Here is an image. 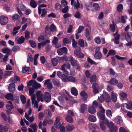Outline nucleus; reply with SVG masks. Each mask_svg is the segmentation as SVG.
Here are the masks:
<instances>
[{
    "mask_svg": "<svg viewBox=\"0 0 132 132\" xmlns=\"http://www.w3.org/2000/svg\"><path fill=\"white\" fill-rule=\"evenodd\" d=\"M55 8L56 10H59L62 8V6L59 3H56L55 5Z\"/></svg>",
    "mask_w": 132,
    "mask_h": 132,
    "instance_id": "obj_50",
    "label": "nucleus"
},
{
    "mask_svg": "<svg viewBox=\"0 0 132 132\" xmlns=\"http://www.w3.org/2000/svg\"><path fill=\"white\" fill-rule=\"evenodd\" d=\"M111 97V100L113 102H116L117 100V98L116 94L114 92L112 93Z\"/></svg>",
    "mask_w": 132,
    "mask_h": 132,
    "instance_id": "obj_30",
    "label": "nucleus"
},
{
    "mask_svg": "<svg viewBox=\"0 0 132 132\" xmlns=\"http://www.w3.org/2000/svg\"><path fill=\"white\" fill-rule=\"evenodd\" d=\"M126 104V108L129 110H132V102L130 101Z\"/></svg>",
    "mask_w": 132,
    "mask_h": 132,
    "instance_id": "obj_40",
    "label": "nucleus"
},
{
    "mask_svg": "<svg viewBox=\"0 0 132 132\" xmlns=\"http://www.w3.org/2000/svg\"><path fill=\"white\" fill-rule=\"evenodd\" d=\"M36 80H31L29 81V82L27 83V85L29 86H32L33 87L34 84Z\"/></svg>",
    "mask_w": 132,
    "mask_h": 132,
    "instance_id": "obj_47",
    "label": "nucleus"
},
{
    "mask_svg": "<svg viewBox=\"0 0 132 132\" xmlns=\"http://www.w3.org/2000/svg\"><path fill=\"white\" fill-rule=\"evenodd\" d=\"M95 42L97 44H100L101 42V40L98 37H96L94 39Z\"/></svg>",
    "mask_w": 132,
    "mask_h": 132,
    "instance_id": "obj_63",
    "label": "nucleus"
},
{
    "mask_svg": "<svg viewBox=\"0 0 132 132\" xmlns=\"http://www.w3.org/2000/svg\"><path fill=\"white\" fill-rule=\"evenodd\" d=\"M29 69V67H25L23 68L22 71V73H25L28 71Z\"/></svg>",
    "mask_w": 132,
    "mask_h": 132,
    "instance_id": "obj_59",
    "label": "nucleus"
},
{
    "mask_svg": "<svg viewBox=\"0 0 132 132\" xmlns=\"http://www.w3.org/2000/svg\"><path fill=\"white\" fill-rule=\"evenodd\" d=\"M80 95H81L82 99L83 100L85 101L87 100L88 95L84 91H82L81 92Z\"/></svg>",
    "mask_w": 132,
    "mask_h": 132,
    "instance_id": "obj_15",
    "label": "nucleus"
},
{
    "mask_svg": "<svg viewBox=\"0 0 132 132\" xmlns=\"http://www.w3.org/2000/svg\"><path fill=\"white\" fill-rule=\"evenodd\" d=\"M5 98L8 100H11L12 101H14L13 95L11 93H9L5 96Z\"/></svg>",
    "mask_w": 132,
    "mask_h": 132,
    "instance_id": "obj_17",
    "label": "nucleus"
},
{
    "mask_svg": "<svg viewBox=\"0 0 132 132\" xmlns=\"http://www.w3.org/2000/svg\"><path fill=\"white\" fill-rule=\"evenodd\" d=\"M9 92L11 93H13L15 90V85L14 83L10 84L8 86Z\"/></svg>",
    "mask_w": 132,
    "mask_h": 132,
    "instance_id": "obj_9",
    "label": "nucleus"
},
{
    "mask_svg": "<svg viewBox=\"0 0 132 132\" xmlns=\"http://www.w3.org/2000/svg\"><path fill=\"white\" fill-rule=\"evenodd\" d=\"M88 127L89 128L92 130L99 128L98 126L96 124H89Z\"/></svg>",
    "mask_w": 132,
    "mask_h": 132,
    "instance_id": "obj_26",
    "label": "nucleus"
},
{
    "mask_svg": "<svg viewBox=\"0 0 132 132\" xmlns=\"http://www.w3.org/2000/svg\"><path fill=\"white\" fill-rule=\"evenodd\" d=\"M1 116L2 117L4 120L5 121H7V119L6 118V114L4 113L1 112Z\"/></svg>",
    "mask_w": 132,
    "mask_h": 132,
    "instance_id": "obj_60",
    "label": "nucleus"
},
{
    "mask_svg": "<svg viewBox=\"0 0 132 132\" xmlns=\"http://www.w3.org/2000/svg\"><path fill=\"white\" fill-rule=\"evenodd\" d=\"M85 36L87 39L88 40H90L91 39L90 34V32L89 29L87 28L86 29V33Z\"/></svg>",
    "mask_w": 132,
    "mask_h": 132,
    "instance_id": "obj_22",
    "label": "nucleus"
},
{
    "mask_svg": "<svg viewBox=\"0 0 132 132\" xmlns=\"http://www.w3.org/2000/svg\"><path fill=\"white\" fill-rule=\"evenodd\" d=\"M78 43L79 45L81 47H83L84 46V43L83 39H79Z\"/></svg>",
    "mask_w": 132,
    "mask_h": 132,
    "instance_id": "obj_46",
    "label": "nucleus"
},
{
    "mask_svg": "<svg viewBox=\"0 0 132 132\" xmlns=\"http://www.w3.org/2000/svg\"><path fill=\"white\" fill-rule=\"evenodd\" d=\"M123 6L122 4H119L117 7V11L119 12H121L123 10Z\"/></svg>",
    "mask_w": 132,
    "mask_h": 132,
    "instance_id": "obj_39",
    "label": "nucleus"
},
{
    "mask_svg": "<svg viewBox=\"0 0 132 132\" xmlns=\"http://www.w3.org/2000/svg\"><path fill=\"white\" fill-rule=\"evenodd\" d=\"M88 112L91 114H94L96 112L95 108L93 106H91L88 108Z\"/></svg>",
    "mask_w": 132,
    "mask_h": 132,
    "instance_id": "obj_19",
    "label": "nucleus"
},
{
    "mask_svg": "<svg viewBox=\"0 0 132 132\" xmlns=\"http://www.w3.org/2000/svg\"><path fill=\"white\" fill-rule=\"evenodd\" d=\"M106 116L110 117L111 118L112 116V113L111 111L109 110H108L106 111Z\"/></svg>",
    "mask_w": 132,
    "mask_h": 132,
    "instance_id": "obj_51",
    "label": "nucleus"
},
{
    "mask_svg": "<svg viewBox=\"0 0 132 132\" xmlns=\"http://www.w3.org/2000/svg\"><path fill=\"white\" fill-rule=\"evenodd\" d=\"M33 87L35 89H38L40 88L41 85L40 84L38 83L36 81L35 82L34 84Z\"/></svg>",
    "mask_w": 132,
    "mask_h": 132,
    "instance_id": "obj_52",
    "label": "nucleus"
},
{
    "mask_svg": "<svg viewBox=\"0 0 132 132\" xmlns=\"http://www.w3.org/2000/svg\"><path fill=\"white\" fill-rule=\"evenodd\" d=\"M47 6L46 5L44 4H42L39 5L38 7V13L39 15L41 14V10H42V9H41L40 8L42 7H46Z\"/></svg>",
    "mask_w": 132,
    "mask_h": 132,
    "instance_id": "obj_34",
    "label": "nucleus"
},
{
    "mask_svg": "<svg viewBox=\"0 0 132 132\" xmlns=\"http://www.w3.org/2000/svg\"><path fill=\"white\" fill-rule=\"evenodd\" d=\"M87 61L89 63H90L92 65L95 64L96 63L94 61L89 57L87 58Z\"/></svg>",
    "mask_w": 132,
    "mask_h": 132,
    "instance_id": "obj_64",
    "label": "nucleus"
},
{
    "mask_svg": "<svg viewBox=\"0 0 132 132\" xmlns=\"http://www.w3.org/2000/svg\"><path fill=\"white\" fill-rule=\"evenodd\" d=\"M52 82L54 85L58 87H59L61 86V84L56 79H54L52 80Z\"/></svg>",
    "mask_w": 132,
    "mask_h": 132,
    "instance_id": "obj_33",
    "label": "nucleus"
},
{
    "mask_svg": "<svg viewBox=\"0 0 132 132\" xmlns=\"http://www.w3.org/2000/svg\"><path fill=\"white\" fill-rule=\"evenodd\" d=\"M50 40H47L44 41L43 42H41L42 47H44L47 45L48 43H50Z\"/></svg>",
    "mask_w": 132,
    "mask_h": 132,
    "instance_id": "obj_62",
    "label": "nucleus"
},
{
    "mask_svg": "<svg viewBox=\"0 0 132 132\" xmlns=\"http://www.w3.org/2000/svg\"><path fill=\"white\" fill-rule=\"evenodd\" d=\"M90 81L91 83L95 82L96 81V76L95 75H94L91 76L90 77Z\"/></svg>",
    "mask_w": 132,
    "mask_h": 132,
    "instance_id": "obj_23",
    "label": "nucleus"
},
{
    "mask_svg": "<svg viewBox=\"0 0 132 132\" xmlns=\"http://www.w3.org/2000/svg\"><path fill=\"white\" fill-rule=\"evenodd\" d=\"M69 58L66 55H64L62 57H60L58 58L59 60L62 61H68Z\"/></svg>",
    "mask_w": 132,
    "mask_h": 132,
    "instance_id": "obj_37",
    "label": "nucleus"
},
{
    "mask_svg": "<svg viewBox=\"0 0 132 132\" xmlns=\"http://www.w3.org/2000/svg\"><path fill=\"white\" fill-rule=\"evenodd\" d=\"M69 57L70 59L69 61L70 62L71 65L75 67L77 65V61L75 59L70 55L69 56Z\"/></svg>",
    "mask_w": 132,
    "mask_h": 132,
    "instance_id": "obj_11",
    "label": "nucleus"
},
{
    "mask_svg": "<svg viewBox=\"0 0 132 132\" xmlns=\"http://www.w3.org/2000/svg\"><path fill=\"white\" fill-rule=\"evenodd\" d=\"M68 82H71L75 83L77 81V80L74 77L72 76L68 77Z\"/></svg>",
    "mask_w": 132,
    "mask_h": 132,
    "instance_id": "obj_31",
    "label": "nucleus"
},
{
    "mask_svg": "<svg viewBox=\"0 0 132 132\" xmlns=\"http://www.w3.org/2000/svg\"><path fill=\"white\" fill-rule=\"evenodd\" d=\"M66 129L67 131H71L74 129V126L73 125H68L66 127Z\"/></svg>",
    "mask_w": 132,
    "mask_h": 132,
    "instance_id": "obj_57",
    "label": "nucleus"
},
{
    "mask_svg": "<svg viewBox=\"0 0 132 132\" xmlns=\"http://www.w3.org/2000/svg\"><path fill=\"white\" fill-rule=\"evenodd\" d=\"M20 16L17 14L13 15L12 17V19L14 21H17L20 18Z\"/></svg>",
    "mask_w": 132,
    "mask_h": 132,
    "instance_id": "obj_48",
    "label": "nucleus"
},
{
    "mask_svg": "<svg viewBox=\"0 0 132 132\" xmlns=\"http://www.w3.org/2000/svg\"><path fill=\"white\" fill-rule=\"evenodd\" d=\"M40 60L42 64H44L46 60L44 56H41L40 58Z\"/></svg>",
    "mask_w": 132,
    "mask_h": 132,
    "instance_id": "obj_53",
    "label": "nucleus"
},
{
    "mask_svg": "<svg viewBox=\"0 0 132 132\" xmlns=\"http://www.w3.org/2000/svg\"><path fill=\"white\" fill-rule=\"evenodd\" d=\"M102 56V54L100 52H95L94 57L95 59H100Z\"/></svg>",
    "mask_w": 132,
    "mask_h": 132,
    "instance_id": "obj_20",
    "label": "nucleus"
},
{
    "mask_svg": "<svg viewBox=\"0 0 132 132\" xmlns=\"http://www.w3.org/2000/svg\"><path fill=\"white\" fill-rule=\"evenodd\" d=\"M20 98L22 103L23 104H24L26 101V97L23 95H21L20 96Z\"/></svg>",
    "mask_w": 132,
    "mask_h": 132,
    "instance_id": "obj_43",
    "label": "nucleus"
},
{
    "mask_svg": "<svg viewBox=\"0 0 132 132\" xmlns=\"http://www.w3.org/2000/svg\"><path fill=\"white\" fill-rule=\"evenodd\" d=\"M45 29V32L47 35H49L51 34L52 31L49 27L47 26H46Z\"/></svg>",
    "mask_w": 132,
    "mask_h": 132,
    "instance_id": "obj_29",
    "label": "nucleus"
},
{
    "mask_svg": "<svg viewBox=\"0 0 132 132\" xmlns=\"http://www.w3.org/2000/svg\"><path fill=\"white\" fill-rule=\"evenodd\" d=\"M93 7L94 9L97 11H98L100 9V7L99 5L97 3H94L93 5Z\"/></svg>",
    "mask_w": 132,
    "mask_h": 132,
    "instance_id": "obj_61",
    "label": "nucleus"
},
{
    "mask_svg": "<svg viewBox=\"0 0 132 132\" xmlns=\"http://www.w3.org/2000/svg\"><path fill=\"white\" fill-rule=\"evenodd\" d=\"M30 4V6L33 8H35L37 6V3L34 0H31Z\"/></svg>",
    "mask_w": 132,
    "mask_h": 132,
    "instance_id": "obj_25",
    "label": "nucleus"
},
{
    "mask_svg": "<svg viewBox=\"0 0 132 132\" xmlns=\"http://www.w3.org/2000/svg\"><path fill=\"white\" fill-rule=\"evenodd\" d=\"M132 35V33L131 32H128L125 34V38L127 42L130 40V36Z\"/></svg>",
    "mask_w": 132,
    "mask_h": 132,
    "instance_id": "obj_24",
    "label": "nucleus"
},
{
    "mask_svg": "<svg viewBox=\"0 0 132 132\" xmlns=\"http://www.w3.org/2000/svg\"><path fill=\"white\" fill-rule=\"evenodd\" d=\"M67 3L68 2L66 0H62L61 2V6L62 7H64L67 6Z\"/></svg>",
    "mask_w": 132,
    "mask_h": 132,
    "instance_id": "obj_54",
    "label": "nucleus"
},
{
    "mask_svg": "<svg viewBox=\"0 0 132 132\" xmlns=\"http://www.w3.org/2000/svg\"><path fill=\"white\" fill-rule=\"evenodd\" d=\"M8 22V18L4 16H0V23L2 25H6Z\"/></svg>",
    "mask_w": 132,
    "mask_h": 132,
    "instance_id": "obj_5",
    "label": "nucleus"
},
{
    "mask_svg": "<svg viewBox=\"0 0 132 132\" xmlns=\"http://www.w3.org/2000/svg\"><path fill=\"white\" fill-rule=\"evenodd\" d=\"M116 54V52L114 50L112 49L110 50L109 51L108 53L106 56V57H108L110 55H114Z\"/></svg>",
    "mask_w": 132,
    "mask_h": 132,
    "instance_id": "obj_38",
    "label": "nucleus"
},
{
    "mask_svg": "<svg viewBox=\"0 0 132 132\" xmlns=\"http://www.w3.org/2000/svg\"><path fill=\"white\" fill-rule=\"evenodd\" d=\"M58 61V60L56 57L53 58L51 60L52 63L54 66H55L57 65Z\"/></svg>",
    "mask_w": 132,
    "mask_h": 132,
    "instance_id": "obj_32",
    "label": "nucleus"
},
{
    "mask_svg": "<svg viewBox=\"0 0 132 132\" xmlns=\"http://www.w3.org/2000/svg\"><path fill=\"white\" fill-rule=\"evenodd\" d=\"M108 82L112 85H114L117 84L118 82L115 78H113L111 79L110 81H108Z\"/></svg>",
    "mask_w": 132,
    "mask_h": 132,
    "instance_id": "obj_16",
    "label": "nucleus"
},
{
    "mask_svg": "<svg viewBox=\"0 0 132 132\" xmlns=\"http://www.w3.org/2000/svg\"><path fill=\"white\" fill-rule=\"evenodd\" d=\"M88 120L91 122H94L96 120V118L93 115H90L88 117Z\"/></svg>",
    "mask_w": 132,
    "mask_h": 132,
    "instance_id": "obj_35",
    "label": "nucleus"
},
{
    "mask_svg": "<svg viewBox=\"0 0 132 132\" xmlns=\"http://www.w3.org/2000/svg\"><path fill=\"white\" fill-rule=\"evenodd\" d=\"M87 109V105L84 104H82L80 105V108L79 111L81 113H84L86 111Z\"/></svg>",
    "mask_w": 132,
    "mask_h": 132,
    "instance_id": "obj_10",
    "label": "nucleus"
},
{
    "mask_svg": "<svg viewBox=\"0 0 132 132\" xmlns=\"http://www.w3.org/2000/svg\"><path fill=\"white\" fill-rule=\"evenodd\" d=\"M107 126L109 128L110 132H117L118 128L116 126H114V124H106Z\"/></svg>",
    "mask_w": 132,
    "mask_h": 132,
    "instance_id": "obj_6",
    "label": "nucleus"
},
{
    "mask_svg": "<svg viewBox=\"0 0 132 132\" xmlns=\"http://www.w3.org/2000/svg\"><path fill=\"white\" fill-rule=\"evenodd\" d=\"M127 18L126 16L122 15L121 17V22L123 23H125L126 22V21L125 20V18Z\"/></svg>",
    "mask_w": 132,
    "mask_h": 132,
    "instance_id": "obj_55",
    "label": "nucleus"
},
{
    "mask_svg": "<svg viewBox=\"0 0 132 132\" xmlns=\"http://www.w3.org/2000/svg\"><path fill=\"white\" fill-rule=\"evenodd\" d=\"M114 121L115 123L117 124H121L123 123V121L121 116H117L115 118Z\"/></svg>",
    "mask_w": 132,
    "mask_h": 132,
    "instance_id": "obj_12",
    "label": "nucleus"
},
{
    "mask_svg": "<svg viewBox=\"0 0 132 132\" xmlns=\"http://www.w3.org/2000/svg\"><path fill=\"white\" fill-rule=\"evenodd\" d=\"M7 103L9 104L6 105V107L8 110L11 111L12 109H14L13 106L11 101H8L7 102Z\"/></svg>",
    "mask_w": 132,
    "mask_h": 132,
    "instance_id": "obj_14",
    "label": "nucleus"
},
{
    "mask_svg": "<svg viewBox=\"0 0 132 132\" xmlns=\"http://www.w3.org/2000/svg\"><path fill=\"white\" fill-rule=\"evenodd\" d=\"M70 64L68 63L64 64L62 65L61 67V69L66 74L68 75L69 72L65 69L66 68L69 69L70 68Z\"/></svg>",
    "mask_w": 132,
    "mask_h": 132,
    "instance_id": "obj_3",
    "label": "nucleus"
},
{
    "mask_svg": "<svg viewBox=\"0 0 132 132\" xmlns=\"http://www.w3.org/2000/svg\"><path fill=\"white\" fill-rule=\"evenodd\" d=\"M51 95L48 92H46L45 93L44 96L43 98L45 101L48 103L51 101Z\"/></svg>",
    "mask_w": 132,
    "mask_h": 132,
    "instance_id": "obj_8",
    "label": "nucleus"
},
{
    "mask_svg": "<svg viewBox=\"0 0 132 132\" xmlns=\"http://www.w3.org/2000/svg\"><path fill=\"white\" fill-rule=\"evenodd\" d=\"M53 123V121L52 120H48L47 119H45L44 120L42 123L41 122H40L39 124H52Z\"/></svg>",
    "mask_w": 132,
    "mask_h": 132,
    "instance_id": "obj_28",
    "label": "nucleus"
},
{
    "mask_svg": "<svg viewBox=\"0 0 132 132\" xmlns=\"http://www.w3.org/2000/svg\"><path fill=\"white\" fill-rule=\"evenodd\" d=\"M103 95L105 101L109 103L111 101V99L109 95L107 93H104Z\"/></svg>",
    "mask_w": 132,
    "mask_h": 132,
    "instance_id": "obj_13",
    "label": "nucleus"
},
{
    "mask_svg": "<svg viewBox=\"0 0 132 132\" xmlns=\"http://www.w3.org/2000/svg\"><path fill=\"white\" fill-rule=\"evenodd\" d=\"M103 118L101 119L103 121V124H109V121L108 119L104 116Z\"/></svg>",
    "mask_w": 132,
    "mask_h": 132,
    "instance_id": "obj_44",
    "label": "nucleus"
},
{
    "mask_svg": "<svg viewBox=\"0 0 132 132\" xmlns=\"http://www.w3.org/2000/svg\"><path fill=\"white\" fill-rule=\"evenodd\" d=\"M2 52L4 53H6V54L8 55H10L11 51L9 48H7L5 47L2 49Z\"/></svg>",
    "mask_w": 132,
    "mask_h": 132,
    "instance_id": "obj_18",
    "label": "nucleus"
},
{
    "mask_svg": "<svg viewBox=\"0 0 132 132\" xmlns=\"http://www.w3.org/2000/svg\"><path fill=\"white\" fill-rule=\"evenodd\" d=\"M67 48L65 47H64L60 49H57V52L59 55H61L63 53L67 54Z\"/></svg>",
    "mask_w": 132,
    "mask_h": 132,
    "instance_id": "obj_4",
    "label": "nucleus"
},
{
    "mask_svg": "<svg viewBox=\"0 0 132 132\" xmlns=\"http://www.w3.org/2000/svg\"><path fill=\"white\" fill-rule=\"evenodd\" d=\"M36 125L31 124L30 126V127L32 128L34 132H36L37 131V126Z\"/></svg>",
    "mask_w": 132,
    "mask_h": 132,
    "instance_id": "obj_49",
    "label": "nucleus"
},
{
    "mask_svg": "<svg viewBox=\"0 0 132 132\" xmlns=\"http://www.w3.org/2000/svg\"><path fill=\"white\" fill-rule=\"evenodd\" d=\"M57 75L60 78L62 81L67 82H68V76L66 75L62 74L60 71H58L57 72Z\"/></svg>",
    "mask_w": 132,
    "mask_h": 132,
    "instance_id": "obj_2",
    "label": "nucleus"
},
{
    "mask_svg": "<svg viewBox=\"0 0 132 132\" xmlns=\"http://www.w3.org/2000/svg\"><path fill=\"white\" fill-rule=\"evenodd\" d=\"M92 88L94 93L96 94L99 93L98 89L99 88V86L97 83L94 82L93 84Z\"/></svg>",
    "mask_w": 132,
    "mask_h": 132,
    "instance_id": "obj_7",
    "label": "nucleus"
},
{
    "mask_svg": "<svg viewBox=\"0 0 132 132\" xmlns=\"http://www.w3.org/2000/svg\"><path fill=\"white\" fill-rule=\"evenodd\" d=\"M73 5L74 6V8L75 9H78L80 7V3L79 2L77 1V3L75 1L74 2Z\"/></svg>",
    "mask_w": 132,
    "mask_h": 132,
    "instance_id": "obj_45",
    "label": "nucleus"
},
{
    "mask_svg": "<svg viewBox=\"0 0 132 132\" xmlns=\"http://www.w3.org/2000/svg\"><path fill=\"white\" fill-rule=\"evenodd\" d=\"M71 92L73 95L76 96L78 94V91L77 89L74 87H72L71 89Z\"/></svg>",
    "mask_w": 132,
    "mask_h": 132,
    "instance_id": "obj_21",
    "label": "nucleus"
},
{
    "mask_svg": "<svg viewBox=\"0 0 132 132\" xmlns=\"http://www.w3.org/2000/svg\"><path fill=\"white\" fill-rule=\"evenodd\" d=\"M42 10H41V12L42 14L41 16L42 17H44L47 14L46 10L45 9H42Z\"/></svg>",
    "mask_w": 132,
    "mask_h": 132,
    "instance_id": "obj_42",
    "label": "nucleus"
},
{
    "mask_svg": "<svg viewBox=\"0 0 132 132\" xmlns=\"http://www.w3.org/2000/svg\"><path fill=\"white\" fill-rule=\"evenodd\" d=\"M65 119L66 121L70 123H72L73 122V119L69 115L66 116Z\"/></svg>",
    "mask_w": 132,
    "mask_h": 132,
    "instance_id": "obj_41",
    "label": "nucleus"
},
{
    "mask_svg": "<svg viewBox=\"0 0 132 132\" xmlns=\"http://www.w3.org/2000/svg\"><path fill=\"white\" fill-rule=\"evenodd\" d=\"M25 40L24 37L21 36L17 40V43L18 44H21L24 43Z\"/></svg>",
    "mask_w": 132,
    "mask_h": 132,
    "instance_id": "obj_27",
    "label": "nucleus"
},
{
    "mask_svg": "<svg viewBox=\"0 0 132 132\" xmlns=\"http://www.w3.org/2000/svg\"><path fill=\"white\" fill-rule=\"evenodd\" d=\"M45 39V36L43 35H41L39 36L38 37V40L39 42H41L43 40H44Z\"/></svg>",
    "mask_w": 132,
    "mask_h": 132,
    "instance_id": "obj_56",
    "label": "nucleus"
},
{
    "mask_svg": "<svg viewBox=\"0 0 132 132\" xmlns=\"http://www.w3.org/2000/svg\"><path fill=\"white\" fill-rule=\"evenodd\" d=\"M110 29L111 31L114 32L115 30V28L114 24H111L110 25Z\"/></svg>",
    "mask_w": 132,
    "mask_h": 132,
    "instance_id": "obj_58",
    "label": "nucleus"
},
{
    "mask_svg": "<svg viewBox=\"0 0 132 132\" xmlns=\"http://www.w3.org/2000/svg\"><path fill=\"white\" fill-rule=\"evenodd\" d=\"M75 54L79 58L82 59L84 57V55L81 53V49L79 46H76L74 51Z\"/></svg>",
    "mask_w": 132,
    "mask_h": 132,
    "instance_id": "obj_1",
    "label": "nucleus"
},
{
    "mask_svg": "<svg viewBox=\"0 0 132 132\" xmlns=\"http://www.w3.org/2000/svg\"><path fill=\"white\" fill-rule=\"evenodd\" d=\"M29 42L31 47L33 48L36 47V44L35 41L32 40H29Z\"/></svg>",
    "mask_w": 132,
    "mask_h": 132,
    "instance_id": "obj_36",
    "label": "nucleus"
}]
</instances>
